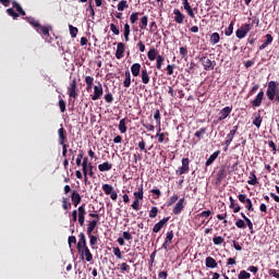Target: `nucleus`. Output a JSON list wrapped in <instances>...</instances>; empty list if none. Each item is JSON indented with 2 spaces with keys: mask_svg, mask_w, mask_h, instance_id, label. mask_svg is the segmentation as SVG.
I'll return each instance as SVG.
<instances>
[{
  "mask_svg": "<svg viewBox=\"0 0 279 279\" xmlns=\"http://www.w3.org/2000/svg\"><path fill=\"white\" fill-rule=\"evenodd\" d=\"M196 60L202 62L205 71H214L215 66H217V62L210 60L208 57H196Z\"/></svg>",
  "mask_w": 279,
  "mask_h": 279,
  "instance_id": "obj_2",
  "label": "nucleus"
},
{
  "mask_svg": "<svg viewBox=\"0 0 279 279\" xmlns=\"http://www.w3.org/2000/svg\"><path fill=\"white\" fill-rule=\"evenodd\" d=\"M141 78L144 84H149V73L147 72V68L142 70Z\"/></svg>",
  "mask_w": 279,
  "mask_h": 279,
  "instance_id": "obj_34",
  "label": "nucleus"
},
{
  "mask_svg": "<svg viewBox=\"0 0 279 279\" xmlns=\"http://www.w3.org/2000/svg\"><path fill=\"white\" fill-rule=\"evenodd\" d=\"M58 136H59V144L66 145L69 142V138L66 137V130L61 124V128L58 130Z\"/></svg>",
  "mask_w": 279,
  "mask_h": 279,
  "instance_id": "obj_8",
  "label": "nucleus"
},
{
  "mask_svg": "<svg viewBox=\"0 0 279 279\" xmlns=\"http://www.w3.org/2000/svg\"><path fill=\"white\" fill-rule=\"evenodd\" d=\"M128 8H130V4H128V2L125 0H121L118 3V10L119 12H123L124 10H128Z\"/></svg>",
  "mask_w": 279,
  "mask_h": 279,
  "instance_id": "obj_40",
  "label": "nucleus"
},
{
  "mask_svg": "<svg viewBox=\"0 0 279 279\" xmlns=\"http://www.w3.org/2000/svg\"><path fill=\"white\" fill-rule=\"evenodd\" d=\"M239 202H241V204H246V202H250V198H247L246 194H240L238 196Z\"/></svg>",
  "mask_w": 279,
  "mask_h": 279,
  "instance_id": "obj_61",
  "label": "nucleus"
},
{
  "mask_svg": "<svg viewBox=\"0 0 279 279\" xmlns=\"http://www.w3.org/2000/svg\"><path fill=\"white\" fill-rule=\"evenodd\" d=\"M262 123H263V118L260 117V114H258V117L253 120V125H255L258 129L260 128Z\"/></svg>",
  "mask_w": 279,
  "mask_h": 279,
  "instance_id": "obj_59",
  "label": "nucleus"
},
{
  "mask_svg": "<svg viewBox=\"0 0 279 279\" xmlns=\"http://www.w3.org/2000/svg\"><path fill=\"white\" fill-rule=\"evenodd\" d=\"M174 14V23H178V25H182L184 23V19H186V15L183 14L180 9L173 10Z\"/></svg>",
  "mask_w": 279,
  "mask_h": 279,
  "instance_id": "obj_11",
  "label": "nucleus"
},
{
  "mask_svg": "<svg viewBox=\"0 0 279 279\" xmlns=\"http://www.w3.org/2000/svg\"><path fill=\"white\" fill-rule=\"evenodd\" d=\"M104 95V87L101 86V83H98V85L94 86V95L92 96L93 101H97L100 97Z\"/></svg>",
  "mask_w": 279,
  "mask_h": 279,
  "instance_id": "obj_9",
  "label": "nucleus"
},
{
  "mask_svg": "<svg viewBox=\"0 0 279 279\" xmlns=\"http://www.w3.org/2000/svg\"><path fill=\"white\" fill-rule=\"evenodd\" d=\"M183 8L186 11L187 15H190L191 19H195V13L193 12V8H191V4L189 2H185L183 4Z\"/></svg>",
  "mask_w": 279,
  "mask_h": 279,
  "instance_id": "obj_37",
  "label": "nucleus"
},
{
  "mask_svg": "<svg viewBox=\"0 0 279 279\" xmlns=\"http://www.w3.org/2000/svg\"><path fill=\"white\" fill-rule=\"evenodd\" d=\"M178 199H180V196H178V194H173L170 198H169V201H168V203H167V206L169 207V206H173V204H175V202H178Z\"/></svg>",
  "mask_w": 279,
  "mask_h": 279,
  "instance_id": "obj_46",
  "label": "nucleus"
},
{
  "mask_svg": "<svg viewBox=\"0 0 279 279\" xmlns=\"http://www.w3.org/2000/svg\"><path fill=\"white\" fill-rule=\"evenodd\" d=\"M69 29H70V35L72 38H77V27L73 26V25H70L69 26Z\"/></svg>",
  "mask_w": 279,
  "mask_h": 279,
  "instance_id": "obj_52",
  "label": "nucleus"
},
{
  "mask_svg": "<svg viewBox=\"0 0 279 279\" xmlns=\"http://www.w3.org/2000/svg\"><path fill=\"white\" fill-rule=\"evenodd\" d=\"M269 276H272V278L279 279V271L276 269H269L268 270Z\"/></svg>",
  "mask_w": 279,
  "mask_h": 279,
  "instance_id": "obj_64",
  "label": "nucleus"
},
{
  "mask_svg": "<svg viewBox=\"0 0 279 279\" xmlns=\"http://www.w3.org/2000/svg\"><path fill=\"white\" fill-rule=\"evenodd\" d=\"M225 239L221 235H215L213 238V243L214 245H222V243H225Z\"/></svg>",
  "mask_w": 279,
  "mask_h": 279,
  "instance_id": "obj_42",
  "label": "nucleus"
},
{
  "mask_svg": "<svg viewBox=\"0 0 279 279\" xmlns=\"http://www.w3.org/2000/svg\"><path fill=\"white\" fill-rule=\"evenodd\" d=\"M265 38L266 40L264 41V44L259 46V51H263V49H267V47H269V45L274 43V36H271V34H267Z\"/></svg>",
  "mask_w": 279,
  "mask_h": 279,
  "instance_id": "obj_18",
  "label": "nucleus"
},
{
  "mask_svg": "<svg viewBox=\"0 0 279 279\" xmlns=\"http://www.w3.org/2000/svg\"><path fill=\"white\" fill-rule=\"evenodd\" d=\"M206 132H208V128H201L194 133V136L197 138V141H201L204 138Z\"/></svg>",
  "mask_w": 279,
  "mask_h": 279,
  "instance_id": "obj_28",
  "label": "nucleus"
},
{
  "mask_svg": "<svg viewBox=\"0 0 279 279\" xmlns=\"http://www.w3.org/2000/svg\"><path fill=\"white\" fill-rule=\"evenodd\" d=\"M149 217L150 219H156V217H158V207H151L149 210Z\"/></svg>",
  "mask_w": 279,
  "mask_h": 279,
  "instance_id": "obj_55",
  "label": "nucleus"
},
{
  "mask_svg": "<svg viewBox=\"0 0 279 279\" xmlns=\"http://www.w3.org/2000/svg\"><path fill=\"white\" fill-rule=\"evenodd\" d=\"M231 112H232V107L222 108L219 112L220 119H222V121H225V119H228V117H230Z\"/></svg>",
  "mask_w": 279,
  "mask_h": 279,
  "instance_id": "obj_20",
  "label": "nucleus"
},
{
  "mask_svg": "<svg viewBox=\"0 0 279 279\" xmlns=\"http://www.w3.org/2000/svg\"><path fill=\"white\" fill-rule=\"evenodd\" d=\"M102 191L106 195H110L114 191V187L112 185L106 183L102 185Z\"/></svg>",
  "mask_w": 279,
  "mask_h": 279,
  "instance_id": "obj_39",
  "label": "nucleus"
},
{
  "mask_svg": "<svg viewBox=\"0 0 279 279\" xmlns=\"http://www.w3.org/2000/svg\"><path fill=\"white\" fill-rule=\"evenodd\" d=\"M125 80L123 82L124 88H130L132 86V74L130 73V70L125 71L124 73Z\"/></svg>",
  "mask_w": 279,
  "mask_h": 279,
  "instance_id": "obj_24",
  "label": "nucleus"
},
{
  "mask_svg": "<svg viewBox=\"0 0 279 279\" xmlns=\"http://www.w3.org/2000/svg\"><path fill=\"white\" fill-rule=\"evenodd\" d=\"M210 215H213V211L210 210H204L201 214H198V217L203 218V219H208V217H210Z\"/></svg>",
  "mask_w": 279,
  "mask_h": 279,
  "instance_id": "obj_60",
  "label": "nucleus"
},
{
  "mask_svg": "<svg viewBox=\"0 0 279 279\" xmlns=\"http://www.w3.org/2000/svg\"><path fill=\"white\" fill-rule=\"evenodd\" d=\"M252 29V26L250 24H244L240 28L236 29L235 36L236 38H245L247 36V33Z\"/></svg>",
  "mask_w": 279,
  "mask_h": 279,
  "instance_id": "obj_5",
  "label": "nucleus"
},
{
  "mask_svg": "<svg viewBox=\"0 0 279 279\" xmlns=\"http://www.w3.org/2000/svg\"><path fill=\"white\" fill-rule=\"evenodd\" d=\"M154 119L157 123V125H160V110H156L155 113H154Z\"/></svg>",
  "mask_w": 279,
  "mask_h": 279,
  "instance_id": "obj_63",
  "label": "nucleus"
},
{
  "mask_svg": "<svg viewBox=\"0 0 279 279\" xmlns=\"http://www.w3.org/2000/svg\"><path fill=\"white\" fill-rule=\"evenodd\" d=\"M78 254H81V258L82 260H84V256H85V260L87 263H93V253H90V248H88L87 246H81V248H76Z\"/></svg>",
  "mask_w": 279,
  "mask_h": 279,
  "instance_id": "obj_3",
  "label": "nucleus"
},
{
  "mask_svg": "<svg viewBox=\"0 0 279 279\" xmlns=\"http://www.w3.org/2000/svg\"><path fill=\"white\" fill-rule=\"evenodd\" d=\"M131 207L133 208V210H141V201L134 198V201H133Z\"/></svg>",
  "mask_w": 279,
  "mask_h": 279,
  "instance_id": "obj_57",
  "label": "nucleus"
},
{
  "mask_svg": "<svg viewBox=\"0 0 279 279\" xmlns=\"http://www.w3.org/2000/svg\"><path fill=\"white\" fill-rule=\"evenodd\" d=\"M126 123H128V120L125 118L120 120L118 128L121 134H125V132H128Z\"/></svg>",
  "mask_w": 279,
  "mask_h": 279,
  "instance_id": "obj_33",
  "label": "nucleus"
},
{
  "mask_svg": "<svg viewBox=\"0 0 279 279\" xmlns=\"http://www.w3.org/2000/svg\"><path fill=\"white\" fill-rule=\"evenodd\" d=\"M87 236H89L90 247L95 248V245H97V235H93V233H90Z\"/></svg>",
  "mask_w": 279,
  "mask_h": 279,
  "instance_id": "obj_49",
  "label": "nucleus"
},
{
  "mask_svg": "<svg viewBox=\"0 0 279 279\" xmlns=\"http://www.w3.org/2000/svg\"><path fill=\"white\" fill-rule=\"evenodd\" d=\"M149 19L147 17V15H144L141 19V23H140V29H147V23H148Z\"/></svg>",
  "mask_w": 279,
  "mask_h": 279,
  "instance_id": "obj_43",
  "label": "nucleus"
},
{
  "mask_svg": "<svg viewBox=\"0 0 279 279\" xmlns=\"http://www.w3.org/2000/svg\"><path fill=\"white\" fill-rule=\"evenodd\" d=\"M118 267L120 269V274H130L132 269L128 263L119 264Z\"/></svg>",
  "mask_w": 279,
  "mask_h": 279,
  "instance_id": "obj_30",
  "label": "nucleus"
},
{
  "mask_svg": "<svg viewBox=\"0 0 279 279\" xmlns=\"http://www.w3.org/2000/svg\"><path fill=\"white\" fill-rule=\"evenodd\" d=\"M71 201L73 202L74 207L77 208V206H80V204L82 203V196L74 190L71 194Z\"/></svg>",
  "mask_w": 279,
  "mask_h": 279,
  "instance_id": "obj_15",
  "label": "nucleus"
},
{
  "mask_svg": "<svg viewBox=\"0 0 279 279\" xmlns=\"http://www.w3.org/2000/svg\"><path fill=\"white\" fill-rule=\"evenodd\" d=\"M112 253L114 254V256L121 260V258H123V254H121V248H119V246H116L112 248Z\"/></svg>",
  "mask_w": 279,
  "mask_h": 279,
  "instance_id": "obj_48",
  "label": "nucleus"
},
{
  "mask_svg": "<svg viewBox=\"0 0 279 279\" xmlns=\"http://www.w3.org/2000/svg\"><path fill=\"white\" fill-rule=\"evenodd\" d=\"M28 23L29 25L35 27V29H38L40 26V22L36 21L34 17L28 19Z\"/></svg>",
  "mask_w": 279,
  "mask_h": 279,
  "instance_id": "obj_54",
  "label": "nucleus"
},
{
  "mask_svg": "<svg viewBox=\"0 0 279 279\" xmlns=\"http://www.w3.org/2000/svg\"><path fill=\"white\" fill-rule=\"evenodd\" d=\"M112 170V163L105 161L100 165H98V171L105 172V171H111Z\"/></svg>",
  "mask_w": 279,
  "mask_h": 279,
  "instance_id": "obj_25",
  "label": "nucleus"
},
{
  "mask_svg": "<svg viewBox=\"0 0 279 279\" xmlns=\"http://www.w3.org/2000/svg\"><path fill=\"white\" fill-rule=\"evenodd\" d=\"M84 158V150H80L76 157V167H82V160Z\"/></svg>",
  "mask_w": 279,
  "mask_h": 279,
  "instance_id": "obj_51",
  "label": "nucleus"
},
{
  "mask_svg": "<svg viewBox=\"0 0 279 279\" xmlns=\"http://www.w3.org/2000/svg\"><path fill=\"white\" fill-rule=\"evenodd\" d=\"M219 40H221V36L219 33H213L209 38L210 45H217L219 44Z\"/></svg>",
  "mask_w": 279,
  "mask_h": 279,
  "instance_id": "obj_31",
  "label": "nucleus"
},
{
  "mask_svg": "<svg viewBox=\"0 0 279 279\" xmlns=\"http://www.w3.org/2000/svg\"><path fill=\"white\" fill-rule=\"evenodd\" d=\"M171 219V217H165L161 220H159L153 228V232L155 234H158V232H160V230H162L165 228V226H167V223H169V220Z\"/></svg>",
  "mask_w": 279,
  "mask_h": 279,
  "instance_id": "obj_6",
  "label": "nucleus"
},
{
  "mask_svg": "<svg viewBox=\"0 0 279 279\" xmlns=\"http://www.w3.org/2000/svg\"><path fill=\"white\" fill-rule=\"evenodd\" d=\"M76 213H78V216L86 217V204L81 205Z\"/></svg>",
  "mask_w": 279,
  "mask_h": 279,
  "instance_id": "obj_53",
  "label": "nucleus"
},
{
  "mask_svg": "<svg viewBox=\"0 0 279 279\" xmlns=\"http://www.w3.org/2000/svg\"><path fill=\"white\" fill-rule=\"evenodd\" d=\"M134 199L143 201L144 192H143V184L140 185L138 191L133 193Z\"/></svg>",
  "mask_w": 279,
  "mask_h": 279,
  "instance_id": "obj_38",
  "label": "nucleus"
},
{
  "mask_svg": "<svg viewBox=\"0 0 279 279\" xmlns=\"http://www.w3.org/2000/svg\"><path fill=\"white\" fill-rule=\"evenodd\" d=\"M131 73L133 77H138L141 75V63H133L131 66Z\"/></svg>",
  "mask_w": 279,
  "mask_h": 279,
  "instance_id": "obj_22",
  "label": "nucleus"
},
{
  "mask_svg": "<svg viewBox=\"0 0 279 279\" xmlns=\"http://www.w3.org/2000/svg\"><path fill=\"white\" fill-rule=\"evenodd\" d=\"M97 223H98L97 220L89 221L87 227V235L93 234V232L95 231V228H97Z\"/></svg>",
  "mask_w": 279,
  "mask_h": 279,
  "instance_id": "obj_36",
  "label": "nucleus"
},
{
  "mask_svg": "<svg viewBox=\"0 0 279 279\" xmlns=\"http://www.w3.org/2000/svg\"><path fill=\"white\" fill-rule=\"evenodd\" d=\"M123 53H125V44L119 43L116 50L117 60H121V58L124 56Z\"/></svg>",
  "mask_w": 279,
  "mask_h": 279,
  "instance_id": "obj_14",
  "label": "nucleus"
},
{
  "mask_svg": "<svg viewBox=\"0 0 279 279\" xmlns=\"http://www.w3.org/2000/svg\"><path fill=\"white\" fill-rule=\"evenodd\" d=\"M184 198H180L178 203L174 205L172 213L173 215H181L182 210H184Z\"/></svg>",
  "mask_w": 279,
  "mask_h": 279,
  "instance_id": "obj_12",
  "label": "nucleus"
},
{
  "mask_svg": "<svg viewBox=\"0 0 279 279\" xmlns=\"http://www.w3.org/2000/svg\"><path fill=\"white\" fill-rule=\"evenodd\" d=\"M205 265L208 269H217L218 267L217 260L211 256L206 257Z\"/></svg>",
  "mask_w": 279,
  "mask_h": 279,
  "instance_id": "obj_16",
  "label": "nucleus"
},
{
  "mask_svg": "<svg viewBox=\"0 0 279 279\" xmlns=\"http://www.w3.org/2000/svg\"><path fill=\"white\" fill-rule=\"evenodd\" d=\"M69 97H72L73 99H77V81L74 78L69 88H68Z\"/></svg>",
  "mask_w": 279,
  "mask_h": 279,
  "instance_id": "obj_7",
  "label": "nucleus"
},
{
  "mask_svg": "<svg viewBox=\"0 0 279 279\" xmlns=\"http://www.w3.org/2000/svg\"><path fill=\"white\" fill-rule=\"evenodd\" d=\"M189 165H191V160L189 158H183L182 166L175 171V174L184 175V173H189V171H191Z\"/></svg>",
  "mask_w": 279,
  "mask_h": 279,
  "instance_id": "obj_4",
  "label": "nucleus"
},
{
  "mask_svg": "<svg viewBox=\"0 0 279 279\" xmlns=\"http://www.w3.org/2000/svg\"><path fill=\"white\" fill-rule=\"evenodd\" d=\"M240 215L242 219H244L248 230H251V234H254V223L252 222V220L247 218V216H245V213H241Z\"/></svg>",
  "mask_w": 279,
  "mask_h": 279,
  "instance_id": "obj_21",
  "label": "nucleus"
},
{
  "mask_svg": "<svg viewBox=\"0 0 279 279\" xmlns=\"http://www.w3.org/2000/svg\"><path fill=\"white\" fill-rule=\"evenodd\" d=\"M147 58L150 62H154V60L158 58V50L156 48H150L147 53Z\"/></svg>",
  "mask_w": 279,
  "mask_h": 279,
  "instance_id": "obj_27",
  "label": "nucleus"
},
{
  "mask_svg": "<svg viewBox=\"0 0 279 279\" xmlns=\"http://www.w3.org/2000/svg\"><path fill=\"white\" fill-rule=\"evenodd\" d=\"M226 169H220L217 173L216 182L217 184H221L223 180H226Z\"/></svg>",
  "mask_w": 279,
  "mask_h": 279,
  "instance_id": "obj_29",
  "label": "nucleus"
},
{
  "mask_svg": "<svg viewBox=\"0 0 279 279\" xmlns=\"http://www.w3.org/2000/svg\"><path fill=\"white\" fill-rule=\"evenodd\" d=\"M219 154H221L220 150H216L214 154H211L205 162L206 167H210V165H213V162H215L217 158H219Z\"/></svg>",
  "mask_w": 279,
  "mask_h": 279,
  "instance_id": "obj_19",
  "label": "nucleus"
},
{
  "mask_svg": "<svg viewBox=\"0 0 279 279\" xmlns=\"http://www.w3.org/2000/svg\"><path fill=\"white\" fill-rule=\"evenodd\" d=\"M53 29V27L51 26H43L40 25L39 28H37V34H40L41 36H44V38H49V32H51Z\"/></svg>",
  "mask_w": 279,
  "mask_h": 279,
  "instance_id": "obj_13",
  "label": "nucleus"
},
{
  "mask_svg": "<svg viewBox=\"0 0 279 279\" xmlns=\"http://www.w3.org/2000/svg\"><path fill=\"white\" fill-rule=\"evenodd\" d=\"M235 226L236 228H239L240 230H245V228H247V226L245 225V220L243 219H238L235 221Z\"/></svg>",
  "mask_w": 279,
  "mask_h": 279,
  "instance_id": "obj_47",
  "label": "nucleus"
},
{
  "mask_svg": "<svg viewBox=\"0 0 279 279\" xmlns=\"http://www.w3.org/2000/svg\"><path fill=\"white\" fill-rule=\"evenodd\" d=\"M252 275L247 272L246 270H241L238 275V279H251Z\"/></svg>",
  "mask_w": 279,
  "mask_h": 279,
  "instance_id": "obj_44",
  "label": "nucleus"
},
{
  "mask_svg": "<svg viewBox=\"0 0 279 279\" xmlns=\"http://www.w3.org/2000/svg\"><path fill=\"white\" fill-rule=\"evenodd\" d=\"M7 14L9 16H12V19H14V21H16V19H19V13H16L14 11V9L10 8V9H7Z\"/></svg>",
  "mask_w": 279,
  "mask_h": 279,
  "instance_id": "obj_50",
  "label": "nucleus"
},
{
  "mask_svg": "<svg viewBox=\"0 0 279 279\" xmlns=\"http://www.w3.org/2000/svg\"><path fill=\"white\" fill-rule=\"evenodd\" d=\"M78 242L76 244V248H82V247H86L87 244H86V235L84 234V232H81L78 234Z\"/></svg>",
  "mask_w": 279,
  "mask_h": 279,
  "instance_id": "obj_23",
  "label": "nucleus"
},
{
  "mask_svg": "<svg viewBox=\"0 0 279 279\" xmlns=\"http://www.w3.org/2000/svg\"><path fill=\"white\" fill-rule=\"evenodd\" d=\"M229 202H230L229 208H231V210H233L234 214L241 213V206L239 205V203H236L235 199H233L232 196L229 197Z\"/></svg>",
  "mask_w": 279,
  "mask_h": 279,
  "instance_id": "obj_17",
  "label": "nucleus"
},
{
  "mask_svg": "<svg viewBox=\"0 0 279 279\" xmlns=\"http://www.w3.org/2000/svg\"><path fill=\"white\" fill-rule=\"evenodd\" d=\"M232 141H234V135H231L230 133L227 135V140L225 142V151H228V147L232 144Z\"/></svg>",
  "mask_w": 279,
  "mask_h": 279,
  "instance_id": "obj_41",
  "label": "nucleus"
},
{
  "mask_svg": "<svg viewBox=\"0 0 279 279\" xmlns=\"http://www.w3.org/2000/svg\"><path fill=\"white\" fill-rule=\"evenodd\" d=\"M266 96L268 97L269 101L279 104V83L278 82L276 81L268 82Z\"/></svg>",
  "mask_w": 279,
  "mask_h": 279,
  "instance_id": "obj_1",
  "label": "nucleus"
},
{
  "mask_svg": "<svg viewBox=\"0 0 279 279\" xmlns=\"http://www.w3.org/2000/svg\"><path fill=\"white\" fill-rule=\"evenodd\" d=\"M233 32H234V22H231L229 26L225 29V34L227 36H232Z\"/></svg>",
  "mask_w": 279,
  "mask_h": 279,
  "instance_id": "obj_45",
  "label": "nucleus"
},
{
  "mask_svg": "<svg viewBox=\"0 0 279 279\" xmlns=\"http://www.w3.org/2000/svg\"><path fill=\"white\" fill-rule=\"evenodd\" d=\"M136 21H138V12H133L130 16V22L132 23V25H134Z\"/></svg>",
  "mask_w": 279,
  "mask_h": 279,
  "instance_id": "obj_62",
  "label": "nucleus"
},
{
  "mask_svg": "<svg viewBox=\"0 0 279 279\" xmlns=\"http://www.w3.org/2000/svg\"><path fill=\"white\" fill-rule=\"evenodd\" d=\"M163 63H165V57H162L161 54H158L157 58H156V69L158 71H161Z\"/></svg>",
  "mask_w": 279,
  "mask_h": 279,
  "instance_id": "obj_35",
  "label": "nucleus"
},
{
  "mask_svg": "<svg viewBox=\"0 0 279 279\" xmlns=\"http://www.w3.org/2000/svg\"><path fill=\"white\" fill-rule=\"evenodd\" d=\"M110 29L114 36H119V34H121V31H119V27H117V25H114V23L110 24Z\"/></svg>",
  "mask_w": 279,
  "mask_h": 279,
  "instance_id": "obj_58",
  "label": "nucleus"
},
{
  "mask_svg": "<svg viewBox=\"0 0 279 279\" xmlns=\"http://www.w3.org/2000/svg\"><path fill=\"white\" fill-rule=\"evenodd\" d=\"M13 8L16 10L17 14H20L21 16H25L27 13L25 12V10H23V8L21 7V4H19V2L13 1L12 2Z\"/></svg>",
  "mask_w": 279,
  "mask_h": 279,
  "instance_id": "obj_32",
  "label": "nucleus"
},
{
  "mask_svg": "<svg viewBox=\"0 0 279 279\" xmlns=\"http://www.w3.org/2000/svg\"><path fill=\"white\" fill-rule=\"evenodd\" d=\"M142 125L148 132H154V130H156V128L153 124H150L149 122H142Z\"/></svg>",
  "mask_w": 279,
  "mask_h": 279,
  "instance_id": "obj_56",
  "label": "nucleus"
},
{
  "mask_svg": "<svg viewBox=\"0 0 279 279\" xmlns=\"http://www.w3.org/2000/svg\"><path fill=\"white\" fill-rule=\"evenodd\" d=\"M263 99H265V92L260 90L254 100H252V106L253 108H260L262 104H263Z\"/></svg>",
  "mask_w": 279,
  "mask_h": 279,
  "instance_id": "obj_10",
  "label": "nucleus"
},
{
  "mask_svg": "<svg viewBox=\"0 0 279 279\" xmlns=\"http://www.w3.org/2000/svg\"><path fill=\"white\" fill-rule=\"evenodd\" d=\"M250 180L247 181V184H250L251 186H256V184H258V179L256 178V171L253 170L250 173Z\"/></svg>",
  "mask_w": 279,
  "mask_h": 279,
  "instance_id": "obj_26",
  "label": "nucleus"
}]
</instances>
